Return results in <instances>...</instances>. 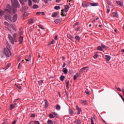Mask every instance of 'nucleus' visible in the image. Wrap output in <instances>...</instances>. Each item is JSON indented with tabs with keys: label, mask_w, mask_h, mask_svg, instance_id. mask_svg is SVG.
I'll use <instances>...</instances> for the list:
<instances>
[{
	"label": "nucleus",
	"mask_w": 124,
	"mask_h": 124,
	"mask_svg": "<svg viewBox=\"0 0 124 124\" xmlns=\"http://www.w3.org/2000/svg\"><path fill=\"white\" fill-rule=\"evenodd\" d=\"M107 4L108 5H110V4H111V2L110 1V0H107Z\"/></svg>",
	"instance_id": "obj_46"
},
{
	"label": "nucleus",
	"mask_w": 124,
	"mask_h": 124,
	"mask_svg": "<svg viewBox=\"0 0 124 124\" xmlns=\"http://www.w3.org/2000/svg\"><path fill=\"white\" fill-rule=\"evenodd\" d=\"M12 11H13V13H16L17 10L16 9V8H13L12 9Z\"/></svg>",
	"instance_id": "obj_39"
},
{
	"label": "nucleus",
	"mask_w": 124,
	"mask_h": 124,
	"mask_svg": "<svg viewBox=\"0 0 124 124\" xmlns=\"http://www.w3.org/2000/svg\"><path fill=\"white\" fill-rule=\"evenodd\" d=\"M74 124H81V121L78 120V119H75L74 121Z\"/></svg>",
	"instance_id": "obj_15"
},
{
	"label": "nucleus",
	"mask_w": 124,
	"mask_h": 124,
	"mask_svg": "<svg viewBox=\"0 0 124 124\" xmlns=\"http://www.w3.org/2000/svg\"><path fill=\"white\" fill-rule=\"evenodd\" d=\"M82 103H84V104H86L87 103V102L86 101L82 100L81 101Z\"/></svg>",
	"instance_id": "obj_58"
},
{
	"label": "nucleus",
	"mask_w": 124,
	"mask_h": 124,
	"mask_svg": "<svg viewBox=\"0 0 124 124\" xmlns=\"http://www.w3.org/2000/svg\"><path fill=\"white\" fill-rule=\"evenodd\" d=\"M64 9H69V6L68 5H66L65 6V8Z\"/></svg>",
	"instance_id": "obj_49"
},
{
	"label": "nucleus",
	"mask_w": 124,
	"mask_h": 124,
	"mask_svg": "<svg viewBox=\"0 0 124 124\" xmlns=\"http://www.w3.org/2000/svg\"><path fill=\"white\" fill-rule=\"evenodd\" d=\"M38 27L39 28H40V29H41L42 30H45V29L43 28V26H42V25L40 24L38 25Z\"/></svg>",
	"instance_id": "obj_41"
},
{
	"label": "nucleus",
	"mask_w": 124,
	"mask_h": 124,
	"mask_svg": "<svg viewBox=\"0 0 124 124\" xmlns=\"http://www.w3.org/2000/svg\"><path fill=\"white\" fill-rule=\"evenodd\" d=\"M85 93H86V94L90 95V92L89 91V90L86 89L85 91Z\"/></svg>",
	"instance_id": "obj_40"
},
{
	"label": "nucleus",
	"mask_w": 124,
	"mask_h": 124,
	"mask_svg": "<svg viewBox=\"0 0 124 124\" xmlns=\"http://www.w3.org/2000/svg\"><path fill=\"white\" fill-rule=\"evenodd\" d=\"M112 17H114L115 18H119V15L117 13V12H114L112 14Z\"/></svg>",
	"instance_id": "obj_9"
},
{
	"label": "nucleus",
	"mask_w": 124,
	"mask_h": 124,
	"mask_svg": "<svg viewBox=\"0 0 124 124\" xmlns=\"http://www.w3.org/2000/svg\"><path fill=\"white\" fill-rule=\"evenodd\" d=\"M56 110H58V111L61 110V106L60 105H56Z\"/></svg>",
	"instance_id": "obj_20"
},
{
	"label": "nucleus",
	"mask_w": 124,
	"mask_h": 124,
	"mask_svg": "<svg viewBox=\"0 0 124 124\" xmlns=\"http://www.w3.org/2000/svg\"><path fill=\"white\" fill-rule=\"evenodd\" d=\"M98 55L97 54H95L93 56L94 59H97Z\"/></svg>",
	"instance_id": "obj_52"
},
{
	"label": "nucleus",
	"mask_w": 124,
	"mask_h": 124,
	"mask_svg": "<svg viewBox=\"0 0 124 124\" xmlns=\"http://www.w3.org/2000/svg\"><path fill=\"white\" fill-rule=\"evenodd\" d=\"M54 39H55V40H58V35L55 36Z\"/></svg>",
	"instance_id": "obj_59"
},
{
	"label": "nucleus",
	"mask_w": 124,
	"mask_h": 124,
	"mask_svg": "<svg viewBox=\"0 0 124 124\" xmlns=\"http://www.w3.org/2000/svg\"><path fill=\"white\" fill-rule=\"evenodd\" d=\"M69 113L70 115H73V114H74V111H73L72 109H69Z\"/></svg>",
	"instance_id": "obj_26"
},
{
	"label": "nucleus",
	"mask_w": 124,
	"mask_h": 124,
	"mask_svg": "<svg viewBox=\"0 0 124 124\" xmlns=\"http://www.w3.org/2000/svg\"><path fill=\"white\" fill-rule=\"evenodd\" d=\"M65 65H66V64L65 63V62H64L63 63L62 67H65Z\"/></svg>",
	"instance_id": "obj_62"
},
{
	"label": "nucleus",
	"mask_w": 124,
	"mask_h": 124,
	"mask_svg": "<svg viewBox=\"0 0 124 124\" xmlns=\"http://www.w3.org/2000/svg\"><path fill=\"white\" fill-rule=\"evenodd\" d=\"M11 2L13 7H20V4L17 0H11Z\"/></svg>",
	"instance_id": "obj_2"
},
{
	"label": "nucleus",
	"mask_w": 124,
	"mask_h": 124,
	"mask_svg": "<svg viewBox=\"0 0 124 124\" xmlns=\"http://www.w3.org/2000/svg\"><path fill=\"white\" fill-rule=\"evenodd\" d=\"M8 37L9 39V40L11 42V43H12V44H14V41L13 40V37H12V36H11V35L10 34H9L8 35Z\"/></svg>",
	"instance_id": "obj_5"
},
{
	"label": "nucleus",
	"mask_w": 124,
	"mask_h": 124,
	"mask_svg": "<svg viewBox=\"0 0 124 124\" xmlns=\"http://www.w3.org/2000/svg\"><path fill=\"white\" fill-rule=\"evenodd\" d=\"M101 46L102 47V48L103 49H106V46H105L104 45H103V44H101Z\"/></svg>",
	"instance_id": "obj_44"
},
{
	"label": "nucleus",
	"mask_w": 124,
	"mask_h": 124,
	"mask_svg": "<svg viewBox=\"0 0 124 124\" xmlns=\"http://www.w3.org/2000/svg\"><path fill=\"white\" fill-rule=\"evenodd\" d=\"M24 16L25 17H27V16H29V14H28V13H25L24 14Z\"/></svg>",
	"instance_id": "obj_48"
},
{
	"label": "nucleus",
	"mask_w": 124,
	"mask_h": 124,
	"mask_svg": "<svg viewBox=\"0 0 124 124\" xmlns=\"http://www.w3.org/2000/svg\"><path fill=\"white\" fill-rule=\"evenodd\" d=\"M10 66H11V63H8L6 65V67H5V70H6V69H8V68H9V67H10Z\"/></svg>",
	"instance_id": "obj_18"
},
{
	"label": "nucleus",
	"mask_w": 124,
	"mask_h": 124,
	"mask_svg": "<svg viewBox=\"0 0 124 124\" xmlns=\"http://www.w3.org/2000/svg\"><path fill=\"white\" fill-rule=\"evenodd\" d=\"M117 90L118 91V92H121L122 90H121V88H117Z\"/></svg>",
	"instance_id": "obj_60"
},
{
	"label": "nucleus",
	"mask_w": 124,
	"mask_h": 124,
	"mask_svg": "<svg viewBox=\"0 0 124 124\" xmlns=\"http://www.w3.org/2000/svg\"><path fill=\"white\" fill-rule=\"evenodd\" d=\"M34 124H40L39 121H34Z\"/></svg>",
	"instance_id": "obj_51"
},
{
	"label": "nucleus",
	"mask_w": 124,
	"mask_h": 124,
	"mask_svg": "<svg viewBox=\"0 0 124 124\" xmlns=\"http://www.w3.org/2000/svg\"><path fill=\"white\" fill-rule=\"evenodd\" d=\"M23 40H24V37L22 36H20L18 39L19 44H22V43H23Z\"/></svg>",
	"instance_id": "obj_11"
},
{
	"label": "nucleus",
	"mask_w": 124,
	"mask_h": 124,
	"mask_svg": "<svg viewBox=\"0 0 124 124\" xmlns=\"http://www.w3.org/2000/svg\"><path fill=\"white\" fill-rule=\"evenodd\" d=\"M45 104H48V101H47V100H45Z\"/></svg>",
	"instance_id": "obj_63"
},
{
	"label": "nucleus",
	"mask_w": 124,
	"mask_h": 124,
	"mask_svg": "<svg viewBox=\"0 0 124 124\" xmlns=\"http://www.w3.org/2000/svg\"><path fill=\"white\" fill-rule=\"evenodd\" d=\"M51 44H54V40H53L51 42L48 43V44L47 45L48 47H49V46H51Z\"/></svg>",
	"instance_id": "obj_32"
},
{
	"label": "nucleus",
	"mask_w": 124,
	"mask_h": 124,
	"mask_svg": "<svg viewBox=\"0 0 124 124\" xmlns=\"http://www.w3.org/2000/svg\"><path fill=\"white\" fill-rule=\"evenodd\" d=\"M61 20L60 19H57L55 20V24H59V23H61Z\"/></svg>",
	"instance_id": "obj_23"
},
{
	"label": "nucleus",
	"mask_w": 124,
	"mask_h": 124,
	"mask_svg": "<svg viewBox=\"0 0 124 124\" xmlns=\"http://www.w3.org/2000/svg\"><path fill=\"white\" fill-rule=\"evenodd\" d=\"M38 84L41 86V85H42V84H43V80H39L38 81Z\"/></svg>",
	"instance_id": "obj_35"
},
{
	"label": "nucleus",
	"mask_w": 124,
	"mask_h": 124,
	"mask_svg": "<svg viewBox=\"0 0 124 124\" xmlns=\"http://www.w3.org/2000/svg\"><path fill=\"white\" fill-rule=\"evenodd\" d=\"M57 15L58 13L57 12H54L52 14V17H53V18H55V17H57Z\"/></svg>",
	"instance_id": "obj_22"
},
{
	"label": "nucleus",
	"mask_w": 124,
	"mask_h": 124,
	"mask_svg": "<svg viewBox=\"0 0 124 124\" xmlns=\"http://www.w3.org/2000/svg\"><path fill=\"white\" fill-rule=\"evenodd\" d=\"M76 107L77 110H78V115H80V113L82 111V109H81V108H79V107L77 105L76 106Z\"/></svg>",
	"instance_id": "obj_8"
},
{
	"label": "nucleus",
	"mask_w": 124,
	"mask_h": 124,
	"mask_svg": "<svg viewBox=\"0 0 124 124\" xmlns=\"http://www.w3.org/2000/svg\"><path fill=\"white\" fill-rule=\"evenodd\" d=\"M67 37L68 38H70V39H71L72 41H73L74 38L72 36H71V35H68Z\"/></svg>",
	"instance_id": "obj_24"
},
{
	"label": "nucleus",
	"mask_w": 124,
	"mask_h": 124,
	"mask_svg": "<svg viewBox=\"0 0 124 124\" xmlns=\"http://www.w3.org/2000/svg\"><path fill=\"white\" fill-rule=\"evenodd\" d=\"M91 5V6H98V3L96 2L90 3L88 2H83L82 4V6L83 7H88Z\"/></svg>",
	"instance_id": "obj_1"
},
{
	"label": "nucleus",
	"mask_w": 124,
	"mask_h": 124,
	"mask_svg": "<svg viewBox=\"0 0 124 124\" xmlns=\"http://www.w3.org/2000/svg\"><path fill=\"white\" fill-rule=\"evenodd\" d=\"M65 78V77L64 76H61L60 77V80L61 81H63V80H64V78Z\"/></svg>",
	"instance_id": "obj_25"
},
{
	"label": "nucleus",
	"mask_w": 124,
	"mask_h": 124,
	"mask_svg": "<svg viewBox=\"0 0 124 124\" xmlns=\"http://www.w3.org/2000/svg\"><path fill=\"white\" fill-rule=\"evenodd\" d=\"M4 18L5 20H7V21H10V22H12V17L11 16H5Z\"/></svg>",
	"instance_id": "obj_4"
},
{
	"label": "nucleus",
	"mask_w": 124,
	"mask_h": 124,
	"mask_svg": "<svg viewBox=\"0 0 124 124\" xmlns=\"http://www.w3.org/2000/svg\"><path fill=\"white\" fill-rule=\"evenodd\" d=\"M76 79H77V76L76 75L74 76V80H75Z\"/></svg>",
	"instance_id": "obj_61"
},
{
	"label": "nucleus",
	"mask_w": 124,
	"mask_h": 124,
	"mask_svg": "<svg viewBox=\"0 0 124 124\" xmlns=\"http://www.w3.org/2000/svg\"><path fill=\"white\" fill-rule=\"evenodd\" d=\"M31 5H32L31 0H29V6H31Z\"/></svg>",
	"instance_id": "obj_37"
},
{
	"label": "nucleus",
	"mask_w": 124,
	"mask_h": 124,
	"mask_svg": "<svg viewBox=\"0 0 124 124\" xmlns=\"http://www.w3.org/2000/svg\"><path fill=\"white\" fill-rule=\"evenodd\" d=\"M23 10L24 11H27V10H28V9H29V7H26V8H23Z\"/></svg>",
	"instance_id": "obj_47"
},
{
	"label": "nucleus",
	"mask_w": 124,
	"mask_h": 124,
	"mask_svg": "<svg viewBox=\"0 0 124 124\" xmlns=\"http://www.w3.org/2000/svg\"><path fill=\"white\" fill-rule=\"evenodd\" d=\"M106 61L109 62L111 60V56L109 55H106Z\"/></svg>",
	"instance_id": "obj_17"
},
{
	"label": "nucleus",
	"mask_w": 124,
	"mask_h": 124,
	"mask_svg": "<svg viewBox=\"0 0 124 124\" xmlns=\"http://www.w3.org/2000/svg\"><path fill=\"white\" fill-rule=\"evenodd\" d=\"M116 3H117L118 5H121V6H123V5H124V4L121 1H117Z\"/></svg>",
	"instance_id": "obj_21"
},
{
	"label": "nucleus",
	"mask_w": 124,
	"mask_h": 124,
	"mask_svg": "<svg viewBox=\"0 0 124 124\" xmlns=\"http://www.w3.org/2000/svg\"><path fill=\"white\" fill-rule=\"evenodd\" d=\"M31 118H34L35 117V114H32L31 116Z\"/></svg>",
	"instance_id": "obj_53"
},
{
	"label": "nucleus",
	"mask_w": 124,
	"mask_h": 124,
	"mask_svg": "<svg viewBox=\"0 0 124 124\" xmlns=\"http://www.w3.org/2000/svg\"><path fill=\"white\" fill-rule=\"evenodd\" d=\"M19 1L20 2V3L22 4V5H24L25 2H27L28 0H19Z\"/></svg>",
	"instance_id": "obj_16"
},
{
	"label": "nucleus",
	"mask_w": 124,
	"mask_h": 124,
	"mask_svg": "<svg viewBox=\"0 0 124 124\" xmlns=\"http://www.w3.org/2000/svg\"><path fill=\"white\" fill-rule=\"evenodd\" d=\"M97 50H99V51H103V49H102V47L100 46H97Z\"/></svg>",
	"instance_id": "obj_33"
},
{
	"label": "nucleus",
	"mask_w": 124,
	"mask_h": 124,
	"mask_svg": "<svg viewBox=\"0 0 124 124\" xmlns=\"http://www.w3.org/2000/svg\"><path fill=\"white\" fill-rule=\"evenodd\" d=\"M55 9H56V10H59V9H60L61 7L60 6H55L54 7Z\"/></svg>",
	"instance_id": "obj_38"
},
{
	"label": "nucleus",
	"mask_w": 124,
	"mask_h": 124,
	"mask_svg": "<svg viewBox=\"0 0 124 124\" xmlns=\"http://www.w3.org/2000/svg\"><path fill=\"white\" fill-rule=\"evenodd\" d=\"M16 106V103H15L14 104H11L10 105V110H13L14 108H15Z\"/></svg>",
	"instance_id": "obj_14"
},
{
	"label": "nucleus",
	"mask_w": 124,
	"mask_h": 124,
	"mask_svg": "<svg viewBox=\"0 0 124 124\" xmlns=\"http://www.w3.org/2000/svg\"><path fill=\"white\" fill-rule=\"evenodd\" d=\"M65 84H66V89H67V90H68L69 89V80L66 79L65 80Z\"/></svg>",
	"instance_id": "obj_12"
},
{
	"label": "nucleus",
	"mask_w": 124,
	"mask_h": 124,
	"mask_svg": "<svg viewBox=\"0 0 124 124\" xmlns=\"http://www.w3.org/2000/svg\"><path fill=\"white\" fill-rule=\"evenodd\" d=\"M109 12H110V9H108L107 10V13H109Z\"/></svg>",
	"instance_id": "obj_64"
},
{
	"label": "nucleus",
	"mask_w": 124,
	"mask_h": 124,
	"mask_svg": "<svg viewBox=\"0 0 124 124\" xmlns=\"http://www.w3.org/2000/svg\"><path fill=\"white\" fill-rule=\"evenodd\" d=\"M18 19V15L16 14H15L14 16L13 17V20L12 22H14V23H15L16 21Z\"/></svg>",
	"instance_id": "obj_6"
},
{
	"label": "nucleus",
	"mask_w": 124,
	"mask_h": 124,
	"mask_svg": "<svg viewBox=\"0 0 124 124\" xmlns=\"http://www.w3.org/2000/svg\"><path fill=\"white\" fill-rule=\"evenodd\" d=\"M10 27H11V28H13L14 30H16V28L15 27V26H13V25L11 24Z\"/></svg>",
	"instance_id": "obj_43"
},
{
	"label": "nucleus",
	"mask_w": 124,
	"mask_h": 124,
	"mask_svg": "<svg viewBox=\"0 0 124 124\" xmlns=\"http://www.w3.org/2000/svg\"><path fill=\"white\" fill-rule=\"evenodd\" d=\"M4 25H5V26H9V23H8V22L5 21L4 22Z\"/></svg>",
	"instance_id": "obj_45"
},
{
	"label": "nucleus",
	"mask_w": 124,
	"mask_h": 124,
	"mask_svg": "<svg viewBox=\"0 0 124 124\" xmlns=\"http://www.w3.org/2000/svg\"><path fill=\"white\" fill-rule=\"evenodd\" d=\"M41 14V12H38L36 13V15H40Z\"/></svg>",
	"instance_id": "obj_56"
},
{
	"label": "nucleus",
	"mask_w": 124,
	"mask_h": 124,
	"mask_svg": "<svg viewBox=\"0 0 124 124\" xmlns=\"http://www.w3.org/2000/svg\"><path fill=\"white\" fill-rule=\"evenodd\" d=\"M32 23H33V19L31 18L29 20L28 24H32Z\"/></svg>",
	"instance_id": "obj_29"
},
{
	"label": "nucleus",
	"mask_w": 124,
	"mask_h": 124,
	"mask_svg": "<svg viewBox=\"0 0 124 124\" xmlns=\"http://www.w3.org/2000/svg\"><path fill=\"white\" fill-rule=\"evenodd\" d=\"M18 35L17 34V33H14L13 35V40H14V42H17V40H16V37Z\"/></svg>",
	"instance_id": "obj_10"
},
{
	"label": "nucleus",
	"mask_w": 124,
	"mask_h": 124,
	"mask_svg": "<svg viewBox=\"0 0 124 124\" xmlns=\"http://www.w3.org/2000/svg\"><path fill=\"white\" fill-rule=\"evenodd\" d=\"M52 114L55 115V117H56V118H58V117H59V115H58V114L57 113V112H52Z\"/></svg>",
	"instance_id": "obj_30"
},
{
	"label": "nucleus",
	"mask_w": 124,
	"mask_h": 124,
	"mask_svg": "<svg viewBox=\"0 0 124 124\" xmlns=\"http://www.w3.org/2000/svg\"><path fill=\"white\" fill-rule=\"evenodd\" d=\"M4 14V12L3 10H0V16H3Z\"/></svg>",
	"instance_id": "obj_27"
},
{
	"label": "nucleus",
	"mask_w": 124,
	"mask_h": 124,
	"mask_svg": "<svg viewBox=\"0 0 124 124\" xmlns=\"http://www.w3.org/2000/svg\"><path fill=\"white\" fill-rule=\"evenodd\" d=\"M75 38L76 40H78V41H80V39H81V38H80V36H76Z\"/></svg>",
	"instance_id": "obj_31"
},
{
	"label": "nucleus",
	"mask_w": 124,
	"mask_h": 124,
	"mask_svg": "<svg viewBox=\"0 0 124 124\" xmlns=\"http://www.w3.org/2000/svg\"><path fill=\"white\" fill-rule=\"evenodd\" d=\"M48 124H53V121L52 120H48L47 121Z\"/></svg>",
	"instance_id": "obj_36"
},
{
	"label": "nucleus",
	"mask_w": 124,
	"mask_h": 124,
	"mask_svg": "<svg viewBox=\"0 0 124 124\" xmlns=\"http://www.w3.org/2000/svg\"><path fill=\"white\" fill-rule=\"evenodd\" d=\"M87 68H88V67H83V68L80 69V70L79 71V73H83V72H84L85 71V70H86V69H87Z\"/></svg>",
	"instance_id": "obj_13"
},
{
	"label": "nucleus",
	"mask_w": 124,
	"mask_h": 124,
	"mask_svg": "<svg viewBox=\"0 0 124 124\" xmlns=\"http://www.w3.org/2000/svg\"><path fill=\"white\" fill-rule=\"evenodd\" d=\"M49 118H51V119H54L55 117H54V115L52 114H50L49 115Z\"/></svg>",
	"instance_id": "obj_42"
},
{
	"label": "nucleus",
	"mask_w": 124,
	"mask_h": 124,
	"mask_svg": "<svg viewBox=\"0 0 124 124\" xmlns=\"http://www.w3.org/2000/svg\"><path fill=\"white\" fill-rule=\"evenodd\" d=\"M4 52L6 56H7V57H8V58H9V57L10 56H11V51H10V50L9 49L4 48Z\"/></svg>",
	"instance_id": "obj_3"
},
{
	"label": "nucleus",
	"mask_w": 124,
	"mask_h": 124,
	"mask_svg": "<svg viewBox=\"0 0 124 124\" xmlns=\"http://www.w3.org/2000/svg\"><path fill=\"white\" fill-rule=\"evenodd\" d=\"M16 88L19 89V90H21V86L16 85Z\"/></svg>",
	"instance_id": "obj_57"
},
{
	"label": "nucleus",
	"mask_w": 124,
	"mask_h": 124,
	"mask_svg": "<svg viewBox=\"0 0 124 124\" xmlns=\"http://www.w3.org/2000/svg\"><path fill=\"white\" fill-rule=\"evenodd\" d=\"M45 3H48V0H42Z\"/></svg>",
	"instance_id": "obj_54"
},
{
	"label": "nucleus",
	"mask_w": 124,
	"mask_h": 124,
	"mask_svg": "<svg viewBox=\"0 0 124 124\" xmlns=\"http://www.w3.org/2000/svg\"><path fill=\"white\" fill-rule=\"evenodd\" d=\"M8 6H9V8L6 9L5 10V11H7L8 13H10V14H11L12 13V8L9 6V5H8Z\"/></svg>",
	"instance_id": "obj_7"
},
{
	"label": "nucleus",
	"mask_w": 124,
	"mask_h": 124,
	"mask_svg": "<svg viewBox=\"0 0 124 124\" xmlns=\"http://www.w3.org/2000/svg\"><path fill=\"white\" fill-rule=\"evenodd\" d=\"M68 70L66 68H64L62 69V72L64 73V74H67V72H68Z\"/></svg>",
	"instance_id": "obj_19"
},
{
	"label": "nucleus",
	"mask_w": 124,
	"mask_h": 124,
	"mask_svg": "<svg viewBox=\"0 0 124 124\" xmlns=\"http://www.w3.org/2000/svg\"><path fill=\"white\" fill-rule=\"evenodd\" d=\"M78 25H79V22H76L74 25L73 27H76Z\"/></svg>",
	"instance_id": "obj_50"
},
{
	"label": "nucleus",
	"mask_w": 124,
	"mask_h": 124,
	"mask_svg": "<svg viewBox=\"0 0 124 124\" xmlns=\"http://www.w3.org/2000/svg\"><path fill=\"white\" fill-rule=\"evenodd\" d=\"M32 7H33V9H36L38 8V5H37L36 4H34V5H33Z\"/></svg>",
	"instance_id": "obj_28"
},
{
	"label": "nucleus",
	"mask_w": 124,
	"mask_h": 124,
	"mask_svg": "<svg viewBox=\"0 0 124 124\" xmlns=\"http://www.w3.org/2000/svg\"><path fill=\"white\" fill-rule=\"evenodd\" d=\"M91 124H94V123H93V118H91Z\"/></svg>",
	"instance_id": "obj_55"
},
{
	"label": "nucleus",
	"mask_w": 124,
	"mask_h": 124,
	"mask_svg": "<svg viewBox=\"0 0 124 124\" xmlns=\"http://www.w3.org/2000/svg\"><path fill=\"white\" fill-rule=\"evenodd\" d=\"M61 12V16H66V15L63 14V11H64V10H62Z\"/></svg>",
	"instance_id": "obj_34"
}]
</instances>
